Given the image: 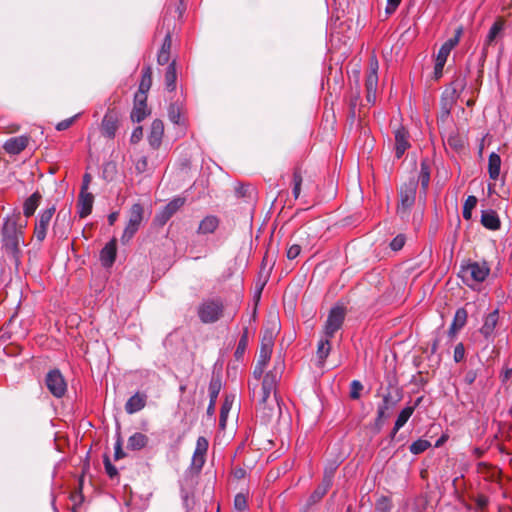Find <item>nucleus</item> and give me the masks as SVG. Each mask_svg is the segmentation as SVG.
<instances>
[{
    "label": "nucleus",
    "mask_w": 512,
    "mask_h": 512,
    "mask_svg": "<svg viewBox=\"0 0 512 512\" xmlns=\"http://www.w3.org/2000/svg\"><path fill=\"white\" fill-rule=\"evenodd\" d=\"M284 362L277 360L274 366L263 378L262 387L257 395V385L252 388L253 397H257L258 405L262 409L273 411L275 404H278L276 388L284 371Z\"/></svg>",
    "instance_id": "nucleus-1"
},
{
    "label": "nucleus",
    "mask_w": 512,
    "mask_h": 512,
    "mask_svg": "<svg viewBox=\"0 0 512 512\" xmlns=\"http://www.w3.org/2000/svg\"><path fill=\"white\" fill-rule=\"evenodd\" d=\"M219 219L214 215H208L202 219L199 223L197 234L207 235L212 234L216 231L219 226Z\"/></svg>",
    "instance_id": "nucleus-25"
},
{
    "label": "nucleus",
    "mask_w": 512,
    "mask_h": 512,
    "mask_svg": "<svg viewBox=\"0 0 512 512\" xmlns=\"http://www.w3.org/2000/svg\"><path fill=\"white\" fill-rule=\"evenodd\" d=\"M208 446H209V443L205 437H203V436L198 437V439L196 441V447H195L193 457H192V466L198 470H201L205 463V455L207 453Z\"/></svg>",
    "instance_id": "nucleus-13"
},
{
    "label": "nucleus",
    "mask_w": 512,
    "mask_h": 512,
    "mask_svg": "<svg viewBox=\"0 0 512 512\" xmlns=\"http://www.w3.org/2000/svg\"><path fill=\"white\" fill-rule=\"evenodd\" d=\"M431 447V443L428 440L425 439H418L414 441L410 446L409 450L414 455H419L423 452H425L428 448Z\"/></svg>",
    "instance_id": "nucleus-40"
},
{
    "label": "nucleus",
    "mask_w": 512,
    "mask_h": 512,
    "mask_svg": "<svg viewBox=\"0 0 512 512\" xmlns=\"http://www.w3.org/2000/svg\"><path fill=\"white\" fill-rule=\"evenodd\" d=\"M401 0H387L386 13L392 14L396 11L398 6L400 5Z\"/></svg>",
    "instance_id": "nucleus-59"
},
{
    "label": "nucleus",
    "mask_w": 512,
    "mask_h": 512,
    "mask_svg": "<svg viewBox=\"0 0 512 512\" xmlns=\"http://www.w3.org/2000/svg\"><path fill=\"white\" fill-rule=\"evenodd\" d=\"M78 117V115H75L73 117H70L68 119H65L61 122H59L57 125H56V129L58 131H63V130H66L68 129L75 121V119Z\"/></svg>",
    "instance_id": "nucleus-56"
},
{
    "label": "nucleus",
    "mask_w": 512,
    "mask_h": 512,
    "mask_svg": "<svg viewBox=\"0 0 512 512\" xmlns=\"http://www.w3.org/2000/svg\"><path fill=\"white\" fill-rule=\"evenodd\" d=\"M501 170V157L499 154L492 152L488 158V174L490 179L496 181L499 179Z\"/></svg>",
    "instance_id": "nucleus-28"
},
{
    "label": "nucleus",
    "mask_w": 512,
    "mask_h": 512,
    "mask_svg": "<svg viewBox=\"0 0 512 512\" xmlns=\"http://www.w3.org/2000/svg\"><path fill=\"white\" fill-rule=\"evenodd\" d=\"M376 512H389L391 510V502L388 497L381 496L375 504Z\"/></svg>",
    "instance_id": "nucleus-45"
},
{
    "label": "nucleus",
    "mask_w": 512,
    "mask_h": 512,
    "mask_svg": "<svg viewBox=\"0 0 512 512\" xmlns=\"http://www.w3.org/2000/svg\"><path fill=\"white\" fill-rule=\"evenodd\" d=\"M176 80H177V73H176V64L175 61L171 62L165 72V85L167 90L173 91L176 88Z\"/></svg>",
    "instance_id": "nucleus-34"
},
{
    "label": "nucleus",
    "mask_w": 512,
    "mask_h": 512,
    "mask_svg": "<svg viewBox=\"0 0 512 512\" xmlns=\"http://www.w3.org/2000/svg\"><path fill=\"white\" fill-rule=\"evenodd\" d=\"M142 136H143V130H142V127H141V126H138V127H136V128L133 130V132H132V134H131V138H130V140H131V142H132V143H134V144H135V143H138V142L141 140Z\"/></svg>",
    "instance_id": "nucleus-60"
},
{
    "label": "nucleus",
    "mask_w": 512,
    "mask_h": 512,
    "mask_svg": "<svg viewBox=\"0 0 512 512\" xmlns=\"http://www.w3.org/2000/svg\"><path fill=\"white\" fill-rule=\"evenodd\" d=\"M465 357V347L462 343H458L454 348V361L459 363L461 362Z\"/></svg>",
    "instance_id": "nucleus-53"
},
{
    "label": "nucleus",
    "mask_w": 512,
    "mask_h": 512,
    "mask_svg": "<svg viewBox=\"0 0 512 512\" xmlns=\"http://www.w3.org/2000/svg\"><path fill=\"white\" fill-rule=\"evenodd\" d=\"M456 101H457V99H454V96H447L442 93L441 116H440L442 120L446 119L450 115L451 110H452L453 106L455 105Z\"/></svg>",
    "instance_id": "nucleus-36"
},
{
    "label": "nucleus",
    "mask_w": 512,
    "mask_h": 512,
    "mask_svg": "<svg viewBox=\"0 0 512 512\" xmlns=\"http://www.w3.org/2000/svg\"><path fill=\"white\" fill-rule=\"evenodd\" d=\"M334 469L335 468H332L330 471L325 470L322 482L316 487V489L312 492L307 500L308 507L318 503L328 492L332 486Z\"/></svg>",
    "instance_id": "nucleus-11"
},
{
    "label": "nucleus",
    "mask_w": 512,
    "mask_h": 512,
    "mask_svg": "<svg viewBox=\"0 0 512 512\" xmlns=\"http://www.w3.org/2000/svg\"><path fill=\"white\" fill-rule=\"evenodd\" d=\"M301 184H302V175L298 170H295L293 173V189H292V193H293L295 199H297L300 195Z\"/></svg>",
    "instance_id": "nucleus-44"
},
{
    "label": "nucleus",
    "mask_w": 512,
    "mask_h": 512,
    "mask_svg": "<svg viewBox=\"0 0 512 512\" xmlns=\"http://www.w3.org/2000/svg\"><path fill=\"white\" fill-rule=\"evenodd\" d=\"M300 252H301V247L298 244H293L287 250V258L289 260H293L299 256Z\"/></svg>",
    "instance_id": "nucleus-57"
},
{
    "label": "nucleus",
    "mask_w": 512,
    "mask_h": 512,
    "mask_svg": "<svg viewBox=\"0 0 512 512\" xmlns=\"http://www.w3.org/2000/svg\"><path fill=\"white\" fill-rule=\"evenodd\" d=\"M116 258L115 240L108 242L100 252V260L104 267H111Z\"/></svg>",
    "instance_id": "nucleus-23"
},
{
    "label": "nucleus",
    "mask_w": 512,
    "mask_h": 512,
    "mask_svg": "<svg viewBox=\"0 0 512 512\" xmlns=\"http://www.w3.org/2000/svg\"><path fill=\"white\" fill-rule=\"evenodd\" d=\"M92 181V176L89 173H85L83 175L82 184L80 188V192H88L89 185Z\"/></svg>",
    "instance_id": "nucleus-61"
},
{
    "label": "nucleus",
    "mask_w": 512,
    "mask_h": 512,
    "mask_svg": "<svg viewBox=\"0 0 512 512\" xmlns=\"http://www.w3.org/2000/svg\"><path fill=\"white\" fill-rule=\"evenodd\" d=\"M431 166L428 159H423L420 164V172L418 181L420 182L421 188L425 192L430 183Z\"/></svg>",
    "instance_id": "nucleus-33"
},
{
    "label": "nucleus",
    "mask_w": 512,
    "mask_h": 512,
    "mask_svg": "<svg viewBox=\"0 0 512 512\" xmlns=\"http://www.w3.org/2000/svg\"><path fill=\"white\" fill-rule=\"evenodd\" d=\"M421 401L422 397H419L417 398L413 406H407L400 411L394 424L395 432H398L407 423L409 418L412 416L415 408L420 404Z\"/></svg>",
    "instance_id": "nucleus-26"
},
{
    "label": "nucleus",
    "mask_w": 512,
    "mask_h": 512,
    "mask_svg": "<svg viewBox=\"0 0 512 512\" xmlns=\"http://www.w3.org/2000/svg\"><path fill=\"white\" fill-rule=\"evenodd\" d=\"M104 466H105L106 473L109 475L110 478H113L118 474L116 467L114 465H112V463L108 457L104 458Z\"/></svg>",
    "instance_id": "nucleus-54"
},
{
    "label": "nucleus",
    "mask_w": 512,
    "mask_h": 512,
    "mask_svg": "<svg viewBox=\"0 0 512 512\" xmlns=\"http://www.w3.org/2000/svg\"><path fill=\"white\" fill-rule=\"evenodd\" d=\"M42 195L36 191L28 197L23 205V213L26 217H31L40 205Z\"/></svg>",
    "instance_id": "nucleus-31"
},
{
    "label": "nucleus",
    "mask_w": 512,
    "mask_h": 512,
    "mask_svg": "<svg viewBox=\"0 0 512 512\" xmlns=\"http://www.w3.org/2000/svg\"><path fill=\"white\" fill-rule=\"evenodd\" d=\"M346 310L342 306L333 307L327 317L324 325V337L332 339L335 333L341 329L345 320Z\"/></svg>",
    "instance_id": "nucleus-6"
},
{
    "label": "nucleus",
    "mask_w": 512,
    "mask_h": 512,
    "mask_svg": "<svg viewBox=\"0 0 512 512\" xmlns=\"http://www.w3.org/2000/svg\"><path fill=\"white\" fill-rule=\"evenodd\" d=\"M144 208L141 204L135 203L129 211V220L121 236L123 244L128 243L139 230L143 221Z\"/></svg>",
    "instance_id": "nucleus-5"
},
{
    "label": "nucleus",
    "mask_w": 512,
    "mask_h": 512,
    "mask_svg": "<svg viewBox=\"0 0 512 512\" xmlns=\"http://www.w3.org/2000/svg\"><path fill=\"white\" fill-rule=\"evenodd\" d=\"M267 364H263L260 362H256L254 368H253V377L258 381L261 379L264 373V369L266 368Z\"/></svg>",
    "instance_id": "nucleus-55"
},
{
    "label": "nucleus",
    "mask_w": 512,
    "mask_h": 512,
    "mask_svg": "<svg viewBox=\"0 0 512 512\" xmlns=\"http://www.w3.org/2000/svg\"><path fill=\"white\" fill-rule=\"evenodd\" d=\"M462 33H463V28L462 27H458L455 30L454 36L449 38L448 40H446L443 43V45L446 46L448 49L453 50L458 45Z\"/></svg>",
    "instance_id": "nucleus-42"
},
{
    "label": "nucleus",
    "mask_w": 512,
    "mask_h": 512,
    "mask_svg": "<svg viewBox=\"0 0 512 512\" xmlns=\"http://www.w3.org/2000/svg\"><path fill=\"white\" fill-rule=\"evenodd\" d=\"M405 244V236L402 234L397 235L390 243V247L393 251H399Z\"/></svg>",
    "instance_id": "nucleus-51"
},
{
    "label": "nucleus",
    "mask_w": 512,
    "mask_h": 512,
    "mask_svg": "<svg viewBox=\"0 0 512 512\" xmlns=\"http://www.w3.org/2000/svg\"><path fill=\"white\" fill-rule=\"evenodd\" d=\"M18 215L7 217L1 231L2 248L14 259H18L21 249L20 244L24 242L23 227L18 225Z\"/></svg>",
    "instance_id": "nucleus-2"
},
{
    "label": "nucleus",
    "mask_w": 512,
    "mask_h": 512,
    "mask_svg": "<svg viewBox=\"0 0 512 512\" xmlns=\"http://www.w3.org/2000/svg\"><path fill=\"white\" fill-rule=\"evenodd\" d=\"M221 390V380L219 377H212L209 383V397H210V406H215L219 392Z\"/></svg>",
    "instance_id": "nucleus-37"
},
{
    "label": "nucleus",
    "mask_w": 512,
    "mask_h": 512,
    "mask_svg": "<svg viewBox=\"0 0 512 512\" xmlns=\"http://www.w3.org/2000/svg\"><path fill=\"white\" fill-rule=\"evenodd\" d=\"M224 309L222 298H205L197 307V315L203 324H213L222 318Z\"/></svg>",
    "instance_id": "nucleus-3"
},
{
    "label": "nucleus",
    "mask_w": 512,
    "mask_h": 512,
    "mask_svg": "<svg viewBox=\"0 0 512 512\" xmlns=\"http://www.w3.org/2000/svg\"><path fill=\"white\" fill-rule=\"evenodd\" d=\"M29 138L27 136H17L9 138L3 145L4 150L9 154H19L28 145Z\"/></svg>",
    "instance_id": "nucleus-19"
},
{
    "label": "nucleus",
    "mask_w": 512,
    "mask_h": 512,
    "mask_svg": "<svg viewBox=\"0 0 512 512\" xmlns=\"http://www.w3.org/2000/svg\"><path fill=\"white\" fill-rule=\"evenodd\" d=\"M399 401V398L397 399H393L391 394L388 393V394H385L383 396V400H382V403L379 405V406H386V410H390L392 409L393 407L396 406V404L398 403Z\"/></svg>",
    "instance_id": "nucleus-52"
},
{
    "label": "nucleus",
    "mask_w": 512,
    "mask_h": 512,
    "mask_svg": "<svg viewBox=\"0 0 512 512\" xmlns=\"http://www.w3.org/2000/svg\"><path fill=\"white\" fill-rule=\"evenodd\" d=\"M273 349L272 337L264 336L261 342V348L259 351L257 362L268 364Z\"/></svg>",
    "instance_id": "nucleus-29"
},
{
    "label": "nucleus",
    "mask_w": 512,
    "mask_h": 512,
    "mask_svg": "<svg viewBox=\"0 0 512 512\" xmlns=\"http://www.w3.org/2000/svg\"><path fill=\"white\" fill-rule=\"evenodd\" d=\"M94 203V196L90 192H80L77 201L78 214L80 218H85L91 214Z\"/></svg>",
    "instance_id": "nucleus-17"
},
{
    "label": "nucleus",
    "mask_w": 512,
    "mask_h": 512,
    "mask_svg": "<svg viewBox=\"0 0 512 512\" xmlns=\"http://www.w3.org/2000/svg\"><path fill=\"white\" fill-rule=\"evenodd\" d=\"M248 334H249L248 328L246 327L243 330V333L238 341V344H237V347H236V350L234 353V356L237 360H240L243 357V355L247 349L248 341H249Z\"/></svg>",
    "instance_id": "nucleus-38"
},
{
    "label": "nucleus",
    "mask_w": 512,
    "mask_h": 512,
    "mask_svg": "<svg viewBox=\"0 0 512 512\" xmlns=\"http://www.w3.org/2000/svg\"><path fill=\"white\" fill-rule=\"evenodd\" d=\"M499 311L495 309L488 313L479 330L480 334L485 338L487 343H493L498 335Z\"/></svg>",
    "instance_id": "nucleus-8"
},
{
    "label": "nucleus",
    "mask_w": 512,
    "mask_h": 512,
    "mask_svg": "<svg viewBox=\"0 0 512 512\" xmlns=\"http://www.w3.org/2000/svg\"><path fill=\"white\" fill-rule=\"evenodd\" d=\"M45 383L47 389L56 398L63 397L67 391L66 381L61 372L57 369L48 372Z\"/></svg>",
    "instance_id": "nucleus-9"
},
{
    "label": "nucleus",
    "mask_w": 512,
    "mask_h": 512,
    "mask_svg": "<svg viewBox=\"0 0 512 512\" xmlns=\"http://www.w3.org/2000/svg\"><path fill=\"white\" fill-rule=\"evenodd\" d=\"M184 204L185 198H174L160 212L157 213L155 217L156 221L159 224L164 225Z\"/></svg>",
    "instance_id": "nucleus-12"
},
{
    "label": "nucleus",
    "mask_w": 512,
    "mask_h": 512,
    "mask_svg": "<svg viewBox=\"0 0 512 512\" xmlns=\"http://www.w3.org/2000/svg\"><path fill=\"white\" fill-rule=\"evenodd\" d=\"M152 84V71L149 66L145 67L142 71V79L139 84V89L136 94H143L146 95V93L149 91Z\"/></svg>",
    "instance_id": "nucleus-35"
},
{
    "label": "nucleus",
    "mask_w": 512,
    "mask_h": 512,
    "mask_svg": "<svg viewBox=\"0 0 512 512\" xmlns=\"http://www.w3.org/2000/svg\"><path fill=\"white\" fill-rule=\"evenodd\" d=\"M146 395L141 393H136L131 396L126 404L125 410L128 414H134L142 410L146 405Z\"/></svg>",
    "instance_id": "nucleus-24"
},
{
    "label": "nucleus",
    "mask_w": 512,
    "mask_h": 512,
    "mask_svg": "<svg viewBox=\"0 0 512 512\" xmlns=\"http://www.w3.org/2000/svg\"><path fill=\"white\" fill-rule=\"evenodd\" d=\"M168 117L169 120L174 124H179L181 112L180 107L177 104H171L168 108Z\"/></svg>",
    "instance_id": "nucleus-46"
},
{
    "label": "nucleus",
    "mask_w": 512,
    "mask_h": 512,
    "mask_svg": "<svg viewBox=\"0 0 512 512\" xmlns=\"http://www.w3.org/2000/svg\"><path fill=\"white\" fill-rule=\"evenodd\" d=\"M247 498L244 494L238 493L234 498L235 512H243L247 509Z\"/></svg>",
    "instance_id": "nucleus-43"
},
{
    "label": "nucleus",
    "mask_w": 512,
    "mask_h": 512,
    "mask_svg": "<svg viewBox=\"0 0 512 512\" xmlns=\"http://www.w3.org/2000/svg\"><path fill=\"white\" fill-rule=\"evenodd\" d=\"M363 389V385L358 380H353L350 385V397L352 399H358L360 397V392Z\"/></svg>",
    "instance_id": "nucleus-49"
},
{
    "label": "nucleus",
    "mask_w": 512,
    "mask_h": 512,
    "mask_svg": "<svg viewBox=\"0 0 512 512\" xmlns=\"http://www.w3.org/2000/svg\"><path fill=\"white\" fill-rule=\"evenodd\" d=\"M417 183L411 180L400 189V203L397 208L399 215L404 217L415 202Z\"/></svg>",
    "instance_id": "nucleus-7"
},
{
    "label": "nucleus",
    "mask_w": 512,
    "mask_h": 512,
    "mask_svg": "<svg viewBox=\"0 0 512 512\" xmlns=\"http://www.w3.org/2000/svg\"><path fill=\"white\" fill-rule=\"evenodd\" d=\"M171 45H172V40H171V35L170 33L168 32L163 40V43H162V46H161V51H165V52H170V49H171Z\"/></svg>",
    "instance_id": "nucleus-64"
},
{
    "label": "nucleus",
    "mask_w": 512,
    "mask_h": 512,
    "mask_svg": "<svg viewBox=\"0 0 512 512\" xmlns=\"http://www.w3.org/2000/svg\"><path fill=\"white\" fill-rule=\"evenodd\" d=\"M467 322V312L464 308L456 310L453 321L449 328V335L453 337Z\"/></svg>",
    "instance_id": "nucleus-27"
},
{
    "label": "nucleus",
    "mask_w": 512,
    "mask_h": 512,
    "mask_svg": "<svg viewBox=\"0 0 512 512\" xmlns=\"http://www.w3.org/2000/svg\"><path fill=\"white\" fill-rule=\"evenodd\" d=\"M481 224L489 230H498L501 226L497 212L492 209L482 211Z\"/></svg>",
    "instance_id": "nucleus-22"
},
{
    "label": "nucleus",
    "mask_w": 512,
    "mask_h": 512,
    "mask_svg": "<svg viewBox=\"0 0 512 512\" xmlns=\"http://www.w3.org/2000/svg\"><path fill=\"white\" fill-rule=\"evenodd\" d=\"M148 441L149 439L145 434L141 432H135L128 438L127 448L132 451H138L146 447Z\"/></svg>",
    "instance_id": "nucleus-30"
},
{
    "label": "nucleus",
    "mask_w": 512,
    "mask_h": 512,
    "mask_svg": "<svg viewBox=\"0 0 512 512\" xmlns=\"http://www.w3.org/2000/svg\"><path fill=\"white\" fill-rule=\"evenodd\" d=\"M118 128V116L116 113L109 111L105 114L102 124V134L108 138H114L116 130Z\"/></svg>",
    "instance_id": "nucleus-18"
},
{
    "label": "nucleus",
    "mask_w": 512,
    "mask_h": 512,
    "mask_svg": "<svg viewBox=\"0 0 512 512\" xmlns=\"http://www.w3.org/2000/svg\"><path fill=\"white\" fill-rule=\"evenodd\" d=\"M329 338L323 337L320 339L318 346H317V359H318V366L323 367L325 360L330 354L331 351V343Z\"/></svg>",
    "instance_id": "nucleus-32"
},
{
    "label": "nucleus",
    "mask_w": 512,
    "mask_h": 512,
    "mask_svg": "<svg viewBox=\"0 0 512 512\" xmlns=\"http://www.w3.org/2000/svg\"><path fill=\"white\" fill-rule=\"evenodd\" d=\"M490 272L486 262H471L461 266L459 277L467 286H474L485 281Z\"/></svg>",
    "instance_id": "nucleus-4"
},
{
    "label": "nucleus",
    "mask_w": 512,
    "mask_h": 512,
    "mask_svg": "<svg viewBox=\"0 0 512 512\" xmlns=\"http://www.w3.org/2000/svg\"><path fill=\"white\" fill-rule=\"evenodd\" d=\"M147 96L143 94H135L134 107L131 112V120L133 122H141L147 116L146 106Z\"/></svg>",
    "instance_id": "nucleus-15"
},
{
    "label": "nucleus",
    "mask_w": 512,
    "mask_h": 512,
    "mask_svg": "<svg viewBox=\"0 0 512 512\" xmlns=\"http://www.w3.org/2000/svg\"><path fill=\"white\" fill-rule=\"evenodd\" d=\"M477 198L475 196H468L463 205V218L470 220L472 217V210L476 207Z\"/></svg>",
    "instance_id": "nucleus-41"
},
{
    "label": "nucleus",
    "mask_w": 512,
    "mask_h": 512,
    "mask_svg": "<svg viewBox=\"0 0 512 512\" xmlns=\"http://www.w3.org/2000/svg\"><path fill=\"white\" fill-rule=\"evenodd\" d=\"M163 134L164 124L162 120L155 119L151 124L150 132L148 135V142L153 149H157L160 147L162 143Z\"/></svg>",
    "instance_id": "nucleus-16"
},
{
    "label": "nucleus",
    "mask_w": 512,
    "mask_h": 512,
    "mask_svg": "<svg viewBox=\"0 0 512 512\" xmlns=\"http://www.w3.org/2000/svg\"><path fill=\"white\" fill-rule=\"evenodd\" d=\"M170 59V52L165 51H159L157 55V62L159 65H165L169 62Z\"/></svg>",
    "instance_id": "nucleus-62"
},
{
    "label": "nucleus",
    "mask_w": 512,
    "mask_h": 512,
    "mask_svg": "<svg viewBox=\"0 0 512 512\" xmlns=\"http://www.w3.org/2000/svg\"><path fill=\"white\" fill-rule=\"evenodd\" d=\"M55 206L52 205L51 207L42 210L39 215L38 219L35 225L34 235L36 239L40 242H42L47 234V229L49 227V224L51 222V219L55 213Z\"/></svg>",
    "instance_id": "nucleus-10"
},
{
    "label": "nucleus",
    "mask_w": 512,
    "mask_h": 512,
    "mask_svg": "<svg viewBox=\"0 0 512 512\" xmlns=\"http://www.w3.org/2000/svg\"><path fill=\"white\" fill-rule=\"evenodd\" d=\"M504 28V22L500 19L494 22V24L489 29V32L484 40L483 44V58L487 55V48L493 44L495 39L501 34Z\"/></svg>",
    "instance_id": "nucleus-21"
},
{
    "label": "nucleus",
    "mask_w": 512,
    "mask_h": 512,
    "mask_svg": "<svg viewBox=\"0 0 512 512\" xmlns=\"http://www.w3.org/2000/svg\"><path fill=\"white\" fill-rule=\"evenodd\" d=\"M231 405H232V401H230L229 398L226 397L224 403L221 406V410H220V425L223 427L226 424L227 416L231 409Z\"/></svg>",
    "instance_id": "nucleus-47"
},
{
    "label": "nucleus",
    "mask_w": 512,
    "mask_h": 512,
    "mask_svg": "<svg viewBox=\"0 0 512 512\" xmlns=\"http://www.w3.org/2000/svg\"><path fill=\"white\" fill-rule=\"evenodd\" d=\"M477 376L478 374L475 370H468L464 375L463 381L465 384L471 385L475 382Z\"/></svg>",
    "instance_id": "nucleus-58"
},
{
    "label": "nucleus",
    "mask_w": 512,
    "mask_h": 512,
    "mask_svg": "<svg viewBox=\"0 0 512 512\" xmlns=\"http://www.w3.org/2000/svg\"><path fill=\"white\" fill-rule=\"evenodd\" d=\"M409 147V132L404 127L398 128L395 131V157L400 159Z\"/></svg>",
    "instance_id": "nucleus-14"
},
{
    "label": "nucleus",
    "mask_w": 512,
    "mask_h": 512,
    "mask_svg": "<svg viewBox=\"0 0 512 512\" xmlns=\"http://www.w3.org/2000/svg\"><path fill=\"white\" fill-rule=\"evenodd\" d=\"M467 85L466 76L458 74L454 80L445 88L443 94L447 96H454V99H458L461 93L464 91Z\"/></svg>",
    "instance_id": "nucleus-20"
},
{
    "label": "nucleus",
    "mask_w": 512,
    "mask_h": 512,
    "mask_svg": "<svg viewBox=\"0 0 512 512\" xmlns=\"http://www.w3.org/2000/svg\"><path fill=\"white\" fill-rule=\"evenodd\" d=\"M451 51L452 50L448 49L446 46L442 44L436 55L435 61L446 64L447 58L450 55Z\"/></svg>",
    "instance_id": "nucleus-50"
},
{
    "label": "nucleus",
    "mask_w": 512,
    "mask_h": 512,
    "mask_svg": "<svg viewBox=\"0 0 512 512\" xmlns=\"http://www.w3.org/2000/svg\"><path fill=\"white\" fill-rule=\"evenodd\" d=\"M377 69H378V62L375 60V68H373L371 71H369L367 77H366V91H377V85H378V75H377Z\"/></svg>",
    "instance_id": "nucleus-39"
},
{
    "label": "nucleus",
    "mask_w": 512,
    "mask_h": 512,
    "mask_svg": "<svg viewBox=\"0 0 512 512\" xmlns=\"http://www.w3.org/2000/svg\"><path fill=\"white\" fill-rule=\"evenodd\" d=\"M444 66H445L444 63H440V62H436L435 61V65H434V78L436 80H438V79H440L442 77Z\"/></svg>",
    "instance_id": "nucleus-63"
},
{
    "label": "nucleus",
    "mask_w": 512,
    "mask_h": 512,
    "mask_svg": "<svg viewBox=\"0 0 512 512\" xmlns=\"http://www.w3.org/2000/svg\"><path fill=\"white\" fill-rule=\"evenodd\" d=\"M448 145L454 150L458 151L463 148V142L457 134H451L447 138Z\"/></svg>",
    "instance_id": "nucleus-48"
}]
</instances>
